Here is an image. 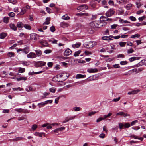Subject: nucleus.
I'll return each instance as SVG.
<instances>
[{"label":"nucleus","instance_id":"58","mask_svg":"<svg viewBox=\"0 0 146 146\" xmlns=\"http://www.w3.org/2000/svg\"><path fill=\"white\" fill-rule=\"evenodd\" d=\"M138 122V121L137 120H134L131 123V126H133L135 124L137 123Z\"/></svg>","mask_w":146,"mask_h":146},{"label":"nucleus","instance_id":"5","mask_svg":"<svg viewBox=\"0 0 146 146\" xmlns=\"http://www.w3.org/2000/svg\"><path fill=\"white\" fill-rule=\"evenodd\" d=\"M114 13V10L113 9H110L106 13V15L107 17L112 16Z\"/></svg>","mask_w":146,"mask_h":146},{"label":"nucleus","instance_id":"8","mask_svg":"<svg viewBox=\"0 0 146 146\" xmlns=\"http://www.w3.org/2000/svg\"><path fill=\"white\" fill-rule=\"evenodd\" d=\"M88 9V7L84 5H80L77 8V9L79 11L82 10L83 9Z\"/></svg>","mask_w":146,"mask_h":146},{"label":"nucleus","instance_id":"62","mask_svg":"<svg viewBox=\"0 0 146 146\" xmlns=\"http://www.w3.org/2000/svg\"><path fill=\"white\" fill-rule=\"evenodd\" d=\"M119 128L121 129H123V127L124 126V125L122 123H119Z\"/></svg>","mask_w":146,"mask_h":146},{"label":"nucleus","instance_id":"60","mask_svg":"<svg viewBox=\"0 0 146 146\" xmlns=\"http://www.w3.org/2000/svg\"><path fill=\"white\" fill-rule=\"evenodd\" d=\"M125 57L124 55L123 54H119L117 55V58H124Z\"/></svg>","mask_w":146,"mask_h":146},{"label":"nucleus","instance_id":"61","mask_svg":"<svg viewBox=\"0 0 146 146\" xmlns=\"http://www.w3.org/2000/svg\"><path fill=\"white\" fill-rule=\"evenodd\" d=\"M37 125L36 124L33 125L32 127V129L33 130H35L37 128Z\"/></svg>","mask_w":146,"mask_h":146},{"label":"nucleus","instance_id":"36","mask_svg":"<svg viewBox=\"0 0 146 146\" xmlns=\"http://www.w3.org/2000/svg\"><path fill=\"white\" fill-rule=\"evenodd\" d=\"M136 4L137 6V7L138 8H140L141 6L143 5V4L139 2H136Z\"/></svg>","mask_w":146,"mask_h":146},{"label":"nucleus","instance_id":"43","mask_svg":"<svg viewBox=\"0 0 146 146\" xmlns=\"http://www.w3.org/2000/svg\"><path fill=\"white\" fill-rule=\"evenodd\" d=\"M126 44V42H120L119 43V44L120 46L121 47L125 46Z\"/></svg>","mask_w":146,"mask_h":146},{"label":"nucleus","instance_id":"15","mask_svg":"<svg viewBox=\"0 0 146 146\" xmlns=\"http://www.w3.org/2000/svg\"><path fill=\"white\" fill-rule=\"evenodd\" d=\"M46 62L43 61L38 62L37 63V64L39 67L44 66L45 65Z\"/></svg>","mask_w":146,"mask_h":146},{"label":"nucleus","instance_id":"37","mask_svg":"<svg viewBox=\"0 0 146 146\" xmlns=\"http://www.w3.org/2000/svg\"><path fill=\"white\" fill-rule=\"evenodd\" d=\"M133 5L131 3H129L126 5V8L127 10H130L132 7Z\"/></svg>","mask_w":146,"mask_h":146},{"label":"nucleus","instance_id":"59","mask_svg":"<svg viewBox=\"0 0 146 146\" xmlns=\"http://www.w3.org/2000/svg\"><path fill=\"white\" fill-rule=\"evenodd\" d=\"M8 15L10 17H13L15 15V14L13 12H11L9 13Z\"/></svg>","mask_w":146,"mask_h":146},{"label":"nucleus","instance_id":"28","mask_svg":"<svg viewBox=\"0 0 146 146\" xmlns=\"http://www.w3.org/2000/svg\"><path fill=\"white\" fill-rule=\"evenodd\" d=\"M39 42L42 45L45 46H48V43L44 41H40Z\"/></svg>","mask_w":146,"mask_h":146},{"label":"nucleus","instance_id":"9","mask_svg":"<svg viewBox=\"0 0 146 146\" xmlns=\"http://www.w3.org/2000/svg\"><path fill=\"white\" fill-rule=\"evenodd\" d=\"M100 19L101 20L100 21H101L102 22H103L104 23V22L106 23L105 21L107 20H110V21L112 20L111 19L109 18L108 17L104 16H101L100 18Z\"/></svg>","mask_w":146,"mask_h":146},{"label":"nucleus","instance_id":"38","mask_svg":"<svg viewBox=\"0 0 146 146\" xmlns=\"http://www.w3.org/2000/svg\"><path fill=\"white\" fill-rule=\"evenodd\" d=\"M23 27L27 29L30 30L31 29V27L28 24H25L24 25Z\"/></svg>","mask_w":146,"mask_h":146},{"label":"nucleus","instance_id":"11","mask_svg":"<svg viewBox=\"0 0 146 146\" xmlns=\"http://www.w3.org/2000/svg\"><path fill=\"white\" fill-rule=\"evenodd\" d=\"M87 71L89 73H94L97 72L98 70L96 68H89L88 69Z\"/></svg>","mask_w":146,"mask_h":146},{"label":"nucleus","instance_id":"17","mask_svg":"<svg viewBox=\"0 0 146 146\" xmlns=\"http://www.w3.org/2000/svg\"><path fill=\"white\" fill-rule=\"evenodd\" d=\"M7 34L6 33H1L0 34V38L1 39H3L7 36Z\"/></svg>","mask_w":146,"mask_h":146},{"label":"nucleus","instance_id":"4","mask_svg":"<svg viewBox=\"0 0 146 146\" xmlns=\"http://www.w3.org/2000/svg\"><path fill=\"white\" fill-rule=\"evenodd\" d=\"M30 8V7L28 5L23 7L21 9V12L19 13V14L20 15H23L27 10L29 9Z\"/></svg>","mask_w":146,"mask_h":146},{"label":"nucleus","instance_id":"27","mask_svg":"<svg viewBox=\"0 0 146 146\" xmlns=\"http://www.w3.org/2000/svg\"><path fill=\"white\" fill-rule=\"evenodd\" d=\"M119 21L121 23H130V22L128 21L127 20H124L123 19H121V18L120 19Z\"/></svg>","mask_w":146,"mask_h":146},{"label":"nucleus","instance_id":"31","mask_svg":"<svg viewBox=\"0 0 146 146\" xmlns=\"http://www.w3.org/2000/svg\"><path fill=\"white\" fill-rule=\"evenodd\" d=\"M81 44L80 43H78L76 44H73L72 45V46L74 48H78L81 46Z\"/></svg>","mask_w":146,"mask_h":146},{"label":"nucleus","instance_id":"64","mask_svg":"<svg viewBox=\"0 0 146 146\" xmlns=\"http://www.w3.org/2000/svg\"><path fill=\"white\" fill-rule=\"evenodd\" d=\"M145 18V16H143L141 17H139L138 18V19L140 21H141L144 19Z\"/></svg>","mask_w":146,"mask_h":146},{"label":"nucleus","instance_id":"48","mask_svg":"<svg viewBox=\"0 0 146 146\" xmlns=\"http://www.w3.org/2000/svg\"><path fill=\"white\" fill-rule=\"evenodd\" d=\"M49 41L51 42L53 44H57V40H56L54 39H52V40H49Z\"/></svg>","mask_w":146,"mask_h":146},{"label":"nucleus","instance_id":"7","mask_svg":"<svg viewBox=\"0 0 146 146\" xmlns=\"http://www.w3.org/2000/svg\"><path fill=\"white\" fill-rule=\"evenodd\" d=\"M27 57L29 58H33L36 57V55L34 53L31 52L27 54Z\"/></svg>","mask_w":146,"mask_h":146},{"label":"nucleus","instance_id":"2","mask_svg":"<svg viewBox=\"0 0 146 146\" xmlns=\"http://www.w3.org/2000/svg\"><path fill=\"white\" fill-rule=\"evenodd\" d=\"M96 45L95 41H90L86 42L84 44V46L87 48H91Z\"/></svg>","mask_w":146,"mask_h":146},{"label":"nucleus","instance_id":"21","mask_svg":"<svg viewBox=\"0 0 146 146\" xmlns=\"http://www.w3.org/2000/svg\"><path fill=\"white\" fill-rule=\"evenodd\" d=\"M86 76L85 75H82L80 74H78L76 75V79L82 78L85 77Z\"/></svg>","mask_w":146,"mask_h":146},{"label":"nucleus","instance_id":"51","mask_svg":"<svg viewBox=\"0 0 146 146\" xmlns=\"http://www.w3.org/2000/svg\"><path fill=\"white\" fill-rule=\"evenodd\" d=\"M76 15L80 16H82L83 15H86L88 16V13H78Z\"/></svg>","mask_w":146,"mask_h":146},{"label":"nucleus","instance_id":"16","mask_svg":"<svg viewBox=\"0 0 146 146\" xmlns=\"http://www.w3.org/2000/svg\"><path fill=\"white\" fill-rule=\"evenodd\" d=\"M65 129V127H61L60 128H57L55 130H54V132H57L58 133L59 131H61L62 130H64Z\"/></svg>","mask_w":146,"mask_h":146},{"label":"nucleus","instance_id":"3","mask_svg":"<svg viewBox=\"0 0 146 146\" xmlns=\"http://www.w3.org/2000/svg\"><path fill=\"white\" fill-rule=\"evenodd\" d=\"M30 39L31 40L36 41L39 37L38 35L35 33H33L30 35Z\"/></svg>","mask_w":146,"mask_h":146},{"label":"nucleus","instance_id":"25","mask_svg":"<svg viewBox=\"0 0 146 146\" xmlns=\"http://www.w3.org/2000/svg\"><path fill=\"white\" fill-rule=\"evenodd\" d=\"M124 11L121 8H119L118 10H117V13L119 15L123 14L124 13Z\"/></svg>","mask_w":146,"mask_h":146},{"label":"nucleus","instance_id":"35","mask_svg":"<svg viewBox=\"0 0 146 146\" xmlns=\"http://www.w3.org/2000/svg\"><path fill=\"white\" fill-rule=\"evenodd\" d=\"M44 134V133H39V132H35L34 133V135L36 136H38L39 137H42L43 134Z\"/></svg>","mask_w":146,"mask_h":146},{"label":"nucleus","instance_id":"39","mask_svg":"<svg viewBox=\"0 0 146 146\" xmlns=\"http://www.w3.org/2000/svg\"><path fill=\"white\" fill-rule=\"evenodd\" d=\"M81 50H78L74 54V56L75 57H76L78 56L79 55V54L81 53Z\"/></svg>","mask_w":146,"mask_h":146},{"label":"nucleus","instance_id":"30","mask_svg":"<svg viewBox=\"0 0 146 146\" xmlns=\"http://www.w3.org/2000/svg\"><path fill=\"white\" fill-rule=\"evenodd\" d=\"M27 79V77H20L19 78H17V80L18 81H19L21 80H26Z\"/></svg>","mask_w":146,"mask_h":146},{"label":"nucleus","instance_id":"10","mask_svg":"<svg viewBox=\"0 0 146 146\" xmlns=\"http://www.w3.org/2000/svg\"><path fill=\"white\" fill-rule=\"evenodd\" d=\"M113 36H103L102 37V39L103 40H113V39H112L111 38H113Z\"/></svg>","mask_w":146,"mask_h":146},{"label":"nucleus","instance_id":"23","mask_svg":"<svg viewBox=\"0 0 146 146\" xmlns=\"http://www.w3.org/2000/svg\"><path fill=\"white\" fill-rule=\"evenodd\" d=\"M35 51L36 53V55H37L38 56H41L42 54V52L40 50H36Z\"/></svg>","mask_w":146,"mask_h":146},{"label":"nucleus","instance_id":"24","mask_svg":"<svg viewBox=\"0 0 146 146\" xmlns=\"http://www.w3.org/2000/svg\"><path fill=\"white\" fill-rule=\"evenodd\" d=\"M50 17H48L46 18V19L45 21V22H44L43 23V25H44L45 24H46V25L49 24L50 23Z\"/></svg>","mask_w":146,"mask_h":146},{"label":"nucleus","instance_id":"45","mask_svg":"<svg viewBox=\"0 0 146 146\" xmlns=\"http://www.w3.org/2000/svg\"><path fill=\"white\" fill-rule=\"evenodd\" d=\"M7 55L8 56L10 57H14V53L12 52H9L7 54Z\"/></svg>","mask_w":146,"mask_h":146},{"label":"nucleus","instance_id":"13","mask_svg":"<svg viewBox=\"0 0 146 146\" xmlns=\"http://www.w3.org/2000/svg\"><path fill=\"white\" fill-rule=\"evenodd\" d=\"M140 90L139 89H137L131 91V92H129L127 94L128 95L131 94H135L137 93L138 92H140Z\"/></svg>","mask_w":146,"mask_h":146},{"label":"nucleus","instance_id":"20","mask_svg":"<svg viewBox=\"0 0 146 146\" xmlns=\"http://www.w3.org/2000/svg\"><path fill=\"white\" fill-rule=\"evenodd\" d=\"M116 115H123L125 117L127 116H129V114L124 113L123 112H120L118 113H117L116 114Z\"/></svg>","mask_w":146,"mask_h":146},{"label":"nucleus","instance_id":"54","mask_svg":"<svg viewBox=\"0 0 146 146\" xmlns=\"http://www.w3.org/2000/svg\"><path fill=\"white\" fill-rule=\"evenodd\" d=\"M136 57H133L129 58V60L130 62H131L136 60Z\"/></svg>","mask_w":146,"mask_h":146},{"label":"nucleus","instance_id":"55","mask_svg":"<svg viewBox=\"0 0 146 146\" xmlns=\"http://www.w3.org/2000/svg\"><path fill=\"white\" fill-rule=\"evenodd\" d=\"M55 88H50L49 89V91L51 92L54 93L55 92Z\"/></svg>","mask_w":146,"mask_h":146},{"label":"nucleus","instance_id":"33","mask_svg":"<svg viewBox=\"0 0 146 146\" xmlns=\"http://www.w3.org/2000/svg\"><path fill=\"white\" fill-rule=\"evenodd\" d=\"M46 104H47L46 102L45 101L44 102H42L40 103H38V105L40 107H41L43 106Z\"/></svg>","mask_w":146,"mask_h":146},{"label":"nucleus","instance_id":"19","mask_svg":"<svg viewBox=\"0 0 146 146\" xmlns=\"http://www.w3.org/2000/svg\"><path fill=\"white\" fill-rule=\"evenodd\" d=\"M130 137L133 138L135 139H138L140 140H141V141H142L143 139V137L139 138V137L134 135H131L130 136Z\"/></svg>","mask_w":146,"mask_h":146},{"label":"nucleus","instance_id":"6","mask_svg":"<svg viewBox=\"0 0 146 146\" xmlns=\"http://www.w3.org/2000/svg\"><path fill=\"white\" fill-rule=\"evenodd\" d=\"M17 51V52H19L20 51H22L25 54H27L29 52V48L28 47H26L23 49L20 48L18 49Z\"/></svg>","mask_w":146,"mask_h":146},{"label":"nucleus","instance_id":"63","mask_svg":"<svg viewBox=\"0 0 146 146\" xmlns=\"http://www.w3.org/2000/svg\"><path fill=\"white\" fill-rule=\"evenodd\" d=\"M50 30L52 32H54L55 30V29L54 26H52L50 27Z\"/></svg>","mask_w":146,"mask_h":146},{"label":"nucleus","instance_id":"46","mask_svg":"<svg viewBox=\"0 0 146 146\" xmlns=\"http://www.w3.org/2000/svg\"><path fill=\"white\" fill-rule=\"evenodd\" d=\"M8 1L10 3L13 4H15L17 2V0H8Z\"/></svg>","mask_w":146,"mask_h":146},{"label":"nucleus","instance_id":"52","mask_svg":"<svg viewBox=\"0 0 146 146\" xmlns=\"http://www.w3.org/2000/svg\"><path fill=\"white\" fill-rule=\"evenodd\" d=\"M15 110L19 112H23V109L21 108L15 109Z\"/></svg>","mask_w":146,"mask_h":146},{"label":"nucleus","instance_id":"42","mask_svg":"<svg viewBox=\"0 0 146 146\" xmlns=\"http://www.w3.org/2000/svg\"><path fill=\"white\" fill-rule=\"evenodd\" d=\"M9 17H5L3 19V21L4 23H7L9 22Z\"/></svg>","mask_w":146,"mask_h":146},{"label":"nucleus","instance_id":"50","mask_svg":"<svg viewBox=\"0 0 146 146\" xmlns=\"http://www.w3.org/2000/svg\"><path fill=\"white\" fill-rule=\"evenodd\" d=\"M133 52H134V50L132 48H131L130 49H128L127 50V53L128 54L132 53Z\"/></svg>","mask_w":146,"mask_h":146},{"label":"nucleus","instance_id":"41","mask_svg":"<svg viewBox=\"0 0 146 146\" xmlns=\"http://www.w3.org/2000/svg\"><path fill=\"white\" fill-rule=\"evenodd\" d=\"M23 139V137H18L15 138L13 139H12V141H18L22 140Z\"/></svg>","mask_w":146,"mask_h":146},{"label":"nucleus","instance_id":"49","mask_svg":"<svg viewBox=\"0 0 146 146\" xmlns=\"http://www.w3.org/2000/svg\"><path fill=\"white\" fill-rule=\"evenodd\" d=\"M55 124L56 125H58V124L57 123H52L50 125H47V128L48 129H51L52 128V126H51L52 125H54Z\"/></svg>","mask_w":146,"mask_h":146},{"label":"nucleus","instance_id":"57","mask_svg":"<svg viewBox=\"0 0 146 146\" xmlns=\"http://www.w3.org/2000/svg\"><path fill=\"white\" fill-rule=\"evenodd\" d=\"M51 51V50H46L44 51V52L46 54H47L50 53Z\"/></svg>","mask_w":146,"mask_h":146},{"label":"nucleus","instance_id":"47","mask_svg":"<svg viewBox=\"0 0 146 146\" xmlns=\"http://www.w3.org/2000/svg\"><path fill=\"white\" fill-rule=\"evenodd\" d=\"M73 109L76 111H79L81 109L80 107H74Z\"/></svg>","mask_w":146,"mask_h":146},{"label":"nucleus","instance_id":"40","mask_svg":"<svg viewBox=\"0 0 146 146\" xmlns=\"http://www.w3.org/2000/svg\"><path fill=\"white\" fill-rule=\"evenodd\" d=\"M140 36V35L139 34H135L133 35H132L131 36V38H136V37H137L139 38V37Z\"/></svg>","mask_w":146,"mask_h":146},{"label":"nucleus","instance_id":"18","mask_svg":"<svg viewBox=\"0 0 146 146\" xmlns=\"http://www.w3.org/2000/svg\"><path fill=\"white\" fill-rule=\"evenodd\" d=\"M60 26L62 27L65 28L68 27V24L67 23L63 22L60 23Z\"/></svg>","mask_w":146,"mask_h":146},{"label":"nucleus","instance_id":"44","mask_svg":"<svg viewBox=\"0 0 146 146\" xmlns=\"http://www.w3.org/2000/svg\"><path fill=\"white\" fill-rule=\"evenodd\" d=\"M12 89L14 91H17L18 90H19V91H22L23 90V88H21L19 87L17 88H13Z\"/></svg>","mask_w":146,"mask_h":146},{"label":"nucleus","instance_id":"34","mask_svg":"<svg viewBox=\"0 0 146 146\" xmlns=\"http://www.w3.org/2000/svg\"><path fill=\"white\" fill-rule=\"evenodd\" d=\"M62 18L64 20H68L70 19V17L67 15H65L63 16Z\"/></svg>","mask_w":146,"mask_h":146},{"label":"nucleus","instance_id":"12","mask_svg":"<svg viewBox=\"0 0 146 146\" xmlns=\"http://www.w3.org/2000/svg\"><path fill=\"white\" fill-rule=\"evenodd\" d=\"M72 53V51L69 49H66L65 51L64 54L65 56H67L70 54Z\"/></svg>","mask_w":146,"mask_h":146},{"label":"nucleus","instance_id":"32","mask_svg":"<svg viewBox=\"0 0 146 146\" xmlns=\"http://www.w3.org/2000/svg\"><path fill=\"white\" fill-rule=\"evenodd\" d=\"M25 69L24 68L20 67L19 68L18 72L19 73H22L25 72Z\"/></svg>","mask_w":146,"mask_h":146},{"label":"nucleus","instance_id":"26","mask_svg":"<svg viewBox=\"0 0 146 146\" xmlns=\"http://www.w3.org/2000/svg\"><path fill=\"white\" fill-rule=\"evenodd\" d=\"M17 26L18 28H21L23 27L24 25L22 22H19L17 23Z\"/></svg>","mask_w":146,"mask_h":146},{"label":"nucleus","instance_id":"22","mask_svg":"<svg viewBox=\"0 0 146 146\" xmlns=\"http://www.w3.org/2000/svg\"><path fill=\"white\" fill-rule=\"evenodd\" d=\"M117 1L119 4H125L127 2V0H117Z\"/></svg>","mask_w":146,"mask_h":146},{"label":"nucleus","instance_id":"14","mask_svg":"<svg viewBox=\"0 0 146 146\" xmlns=\"http://www.w3.org/2000/svg\"><path fill=\"white\" fill-rule=\"evenodd\" d=\"M9 26L11 29L14 31H16L17 30V27L15 26V24L13 23L10 24Z\"/></svg>","mask_w":146,"mask_h":146},{"label":"nucleus","instance_id":"56","mask_svg":"<svg viewBox=\"0 0 146 146\" xmlns=\"http://www.w3.org/2000/svg\"><path fill=\"white\" fill-rule=\"evenodd\" d=\"M129 19L131 21H135L136 20L135 17L133 16H131L129 17Z\"/></svg>","mask_w":146,"mask_h":146},{"label":"nucleus","instance_id":"53","mask_svg":"<svg viewBox=\"0 0 146 146\" xmlns=\"http://www.w3.org/2000/svg\"><path fill=\"white\" fill-rule=\"evenodd\" d=\"M124 126L125 128H128L130 126V124L129 123H126L124 125Z\"/></svg>","mask_w":146,"mask_h":146},{"label":"nucleus","instance_id":"29","mask_svg":"<svg viewBox=\"0 0 146 146\" xmlns=\"http://www.w3.org/2000/svg\"><path fill=\"white\" fill-rule=\"evenodd\" d=\"M42 71H39V72H34L33 71L32 72H30L29 73V74L31 75H33V74H35L41 73H42Z\"/></svg>","mask_w":146,"mask_h":146},{"label":"nucleus","instance_id":"1","mask_svg":"<svg viewBox=\"0 0 146 146\" xmlns=\"http://www.w3.org/2000/svg\"><path fill=\"white\" fill-rule=\"evenodd\" d=\"M106 24V23L105 22L104 23L101 21H94L90 23V26L94 28H100L105 26Z\"/></svg>","mask_w":146,"mask_h":146}]
</instances>
